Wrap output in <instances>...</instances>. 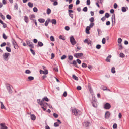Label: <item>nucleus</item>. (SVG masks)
Masks as SVG:
<instances>
[{"label": "nucleus", "mask_w": 129, "mask_h": 129, "mask_svg": "<svg viewBox=\"0 0 129 129\" xmlns=\"http://www.w3.org/2000/svg\"><path fill=\"white\" fill-rule=\"evenodd\" d=\"M72 112L76 116H79L82 114V112L80 110L76 108L73 109Z\"/></svg>", "instance_id": "f257e3e1"}, {"label": "nucleus", "mask_w": 129, "mask_h": 129, "mask_svg": "<svg viewBox=\"0 0 129 129\" xmlns=\"http://www.w3.org/2000/svg\"><path fill=\"white\" fill-rule=\"evenodd\" d=\"M10 55V53L8 52L5 53L2 55L3 59L7 61L9 59L8 56Z\"/></svg>", "instance_id": "f03ea898"}, {"label": "nucleus", "mask_w": 129, "mask_h": 129, "mask_svg": "<svg viewBox=\"0 0 129 129\" xmlns=\"http://www.w3.org/2000/svg\"><path fill=\"white\" fill-rule=\"evenodd\" d=\"M70 42L73 45H74L76 43V42L73 36L70 37Z\"/></svg>", "instance_id": "7ed1b4c3"}, {"label": "nucleus", "mask_w": 129, "mask_h": 129, "mask_svg": "<svg viewBox=\"0 0 129 129\" xmlns=\"http://www.w3.org/2000/svg\"><path fill=\"white\" fill-rule=\"evenodd\" d=\"M12 42L14 45V48L16 49H17L19 48L15 40L13 39H12Z\"/></svg>", "instance_id": "20e7f679"}, {"label": "nucleus", "mask_w": 129, "mask_h": 129, "mask_svg": "<svg viewBox=\"0 0 129 129\" xmlns=\"http://www.w3.org/2000/svg\"><path fill=\"white\" fill-rule=\"evenodd\" d=\"M11 85L9 84H7L6 85V88L8 92L10 93H12V91L11 89Z\"/></svg>", "instance_id": "39448f33"}, {"label": "nucleus", "mask_w": 129, "mask_h": 129, "mask_svg": "<svg viewBox=\"0 0 129 129\" xmlns=\"http://www.w3.org/2000/svg\"><path fill=\"white\" fill-rule=\"evenodd\" d=\"M83 55V53H76L74 54V56L75 57L78 58L82 56Z\"/></svg>", "instance_id": "423d86ee"}, {"label": "nucleus", "mask_w": 129, "mask_h": 129, "mask_svg": "<svg viewBox=\"0 0 129 129\" xmlns=\"http://www.w3.org/2000/svg\"><path fill=\"white\" fill-rule=\"evenodd\" d=\"M111 106L110 104L108 103H106L104 106V108L106 109H109L111 108Z\"/></svg>", "instance_id": "0eeeda50"}, {"label": "nucleus", "mask_w": 129, "mask_h": 129, "mask_svg": "<svg viewBox=\"0 0 129 129\" xmlns=\"http://www.w3.org/2000/svg\"><path fill=\"white\" fill-rule=\"evenodd\" d=\"M5 123H2L0 124L1 126V129H8V127L5 125Z\"/></svg>", "instance_id": "6e6552de"}, {"label": "nucleus", "mask_w": 129, "mask_h": 129, "mask_svg": "<svg viewBox=\"0 0 129 129\" xmlns=\"http://www.w3.org/2000/svg\"><path fill=\"white\" fill-rule=\"evenodd\" d=\"M26 42L27 44L29 46V47L32 48H34V46L32 44L31 42H30V41H26Z\"/></svg>", "instance_id": "1a4fd4ad"}, {"label": "nucleus", "mask_w": 129, "mask_h": 129, "mask_svg": "<svg viewBox=\"0 0 129 129\" xmlns=\"http://www.w3.org/2000/svg\"><path fill=\"white\" fill-rule=\"evenodd\" d=\"M110 113L108 111H107L105 114V118L106 119H108L110 116Z\"/></svg>", "instance_id": "9d476101"}, {"label": "nucleus", "mask_w": 129, "mask_h": 129, "mask_svg": "<svg viewBox=\"0 0 129 129\" xmlns=\"http://www.w3.org/2000/svg\"><path fill=\"white\" fill-rule=\"evenodd\" d=\"M38 103L41 106H44V104L43 103V100L40 101V99L37 100Z\"/></svg>", "instance_id": "9b49d317"}, {"label": "nucleus", "mask_w": 129, "mask_h": 129, "mask_svg": "<svg viewBox=\"0 0 129 129\" xmlns=\"http://www.w3.org/2000/svg\"><path fill=\"white\" fill-rule=\"evenodd\" d=\"M111 57V55H109L107 57L106 59V61L107 62H110V58Z\"/></svg>", "instance_id": "f8f14e48"}, {"label": "nucleus", "mask_w": 129, "mask_h": 129, "mask_svg": "<svg viewBox=\"0 0 129 129\" xmlns=\"http://www.w3.org/2000/svg\"><path fill=\"white\" fill-rule=\"evenodd\" d=\"M51 22V20L49 18H48L46 21H45L44 25L46 26H47L48 25L49 22Z\"/></svg>", "instance_id": "ddd939ff"}, {"label": "nucleus", "mask_w": 129, "mask_h": 129, "mask_svg": "<svg viewBox=\"0 0 129 129\" xmlns=\"http://www.w3.org/2000/svg\"><path fill=\"white\" fill-rule=\"evenodd\" d=\"M34 79V77L32 76H29L28 77V79L27 80V81H31Z\"/></svg>", "instance_id": "4468645a"}, {"label": "nucleus", "mask_w": 129, "mask_h": 129, "mask_svg": "<svg viewBox=\"0 0 129 129\" xmlns=\"http://www.w3.org/2000/svg\"><path fill=\"white\" fill-rule=\"evenodd\" d=\"M38 21L41 23H42L44 22L45 20L43 18H39L38 19Z\"/></svg>", "instance_id": "2eb2a0df"}, {"label": "nucleus", "mask_w": 129, "mask_h": 129, "mask_svg": "<svg viewBox=\"0 0 129 129\" xmlns=\"http://www.w3.org/2000/svg\"><path fill=\"white\" fill-rule=\"evenodd\" d=\"M30 117L32 120H35L36 119V117L34 114H31L30 115Z\"/></svg>", "instance_id": "dca6fc26"}, {"label": "nucleus", "mask_w": 129, "mask_h": 129, "mask_svg": "<svg viewBox=\"0 0 129 129\" xmlns=\"http://www.w3.org/2000/svg\"><path fill=\"white\" fill-rule=\"evenodd\" d=\"M90 27L89 26H87L86 28V33L87 34H89L90 33L89 30L90 29Z\"/></svg>", "instance_id": "f3484780"}, {"label": "nucleus", "mask_w": 129, "mask_h": 129, "mask_svg": "<svg viewBox=\"0 0 129 129\" xmlns=\"http://www.w3.org/2000/svg\"><path fill=\"white\" fill-rule=\"evenodd\" d=\"M24 20L26 23H28V22L29 19L27 16H25L24 17Z\"/></svg>", "instance_id": "a211bd4d"}, {"label": "nucleus", "mask_w": 129, "mask_h": 129, "mask_svg": "<svg viewBox=\"0 0 129 129\" xmlns=\"http://www.w3.org/2000/svg\"><path fill=\"white\" fill-rule=\"evenodd\" d=\"M71 64H73V65L75 66V67L77 68H78V67L77 66V64L76 61L75 60H74L72 63H71Z\"/></svg>", "instance_id": "6ab92c4d"}, {"label": "nucleus", "mask_w": 129, "mask_h": 129, "mask_svg": "<svg viewBox=\"0 0 129 129\" xmlns=\"http://www.w3.org/2000/svg\"><path fill=\"white\" fill-rule=\"evenodd\" d=\"M51 21L52 24L54 25L56 24V20L55 19H52Z\"/></svg>", "instance_id": "aec40b11"}, {"label": "nucleus", "mask_w": 129, "mask_h": 129, "mask_svg": "<svg viewBox=\"0 0 129 129\" xmlns=\"http://www.w3.org/2000/svg\"><path fill=\"white\" fill-rule=\"evenodd\" d=\"M90 122L88 121H87L84 122V125L86 127H88L89 124Z\"/></svg>", "instance_id": "412c9836"}, {"label": "nucleus", "mask_w": 129, "mask_h": 129, "mask_svg": "<svg viewBox=\"0 0 129 129\" xmlns=\"http://www.w3.org/2000/svg\"><path fill=\"white\" fill-rule=\"evenodd\" d=\"M0 103L1 104V108L2 109H6L5 107L4 106L3 104V103L2 102H0Z\"/></svg>", "instance_id": "4be33fe9"}, {"label": "nucleus", "mask_w": 129, "mask_h": 129, "mask_svg": "<svg viewBox=\"0 0 129 129\" xmlns=\"http://www.w3.org/2000/svg\"><path fill=\"white\" fill-rule=\"evenodd\" d=\"M59 39H62L63 40H64L65 39V38L64 36L61 35H60L59 36Z\"/></svg>", "instance_id": "5701e85b"}, {"label": "nucleus", "mask_w": 129, "mask_h": 129, "mask_svg": "<svg viewBox=\"0 0 129 129\" xmlns=\"http://www.w3.org/2000/svg\"><path fill=\"white\" fill-rule=\"evenodd\" d=\"M97 31L98 33V35L100 36L101 35L102 33L101 31V30L99 28H98L97 29Z\"/></svg>", "instance_id": "b1692460"}, {"label": "nucleus", "mask_w": 129, "mask_h": 129, "mask_svg": "<svg viewBox=\"0 0 129 129\" xmlns=\"http://www.w3.org/2000/svg\"><path fill=\"white\" fill-rule=\"evenodd\" d=\"M28 5L30 7L32 8L33 6V4L30 2H29L28 4Z\"/></svg>", "instance_id": "393cba45"}, {"label": "nucleus", "mask_w": 129, "mask_h": 129, "mask_svg": "<svg viewBox=\"0 0 129 129\" xmlns=\"http://www.w3.org/2000/svg\"><path fill=\"white\" fill-rule=\"evenodd\" d=\"M38 44L40 47H42L43 45V44L40 41L38 42Z\"/></svg>", "instance_id": "a878e982"}, {"label": "nucleus", "mask_w": 129, "mask_h": 129, "mask_svg": "<svg viewBox=\"0 0 129 129\" xmlns=\"http://www.w3.org/2000/svg\"><path fill=\"white\" fill-rule=\"evenodd\" d=\"M51 12V9L49 8H48L47 10V13L48 14H49Z\"/></svg>", "instance_id": "bb28decb"}, {"label": "nucleus", "mask_w": 129, "mask_h": 129, "mask_svg": "<svg viewBox=\"0 0 129 129\" xmlns=\"http://www.w3.org/2000/svg\"><path fill=\"white\" fill-rule=\"evenodd\" d=\"M6 50L9 52H10L11 51V48L8 47H6Z\"/></svg>", "instance_id": "cd10ccee"}, {"label": "nucleus", "mask_w": 129, "mask_h": 129, "mask_svg": "<svg viewBox=\"0 0 129 129\" xmlns=\"http://www.w3.org/2000/svg\"><path fill=\"white\" fill-rule=\"evenodd\" d=\"M42 100L43 101H46L48 102L49 101V99L47 97H44L43 98Z\"/></svg>", "instance_id": "c85d7f7f"}, {"label": "nucleus", "mask_w": 129, "mask_h": 129, "mask_svg": "<svg viewBox=\"0 0 129 129\" xmlns=\"http://www.w3.org/2000/svg\"><path fill=\"white\" fill-rule=\"evenodd\" d=\"M72 77L73 78L76 80H78V78L74 75H73Z\"/></svg>", "instance_id": "c756f323"}, {"label": "nucleus", "mask_w": 129, "mask_h": 129, "mask_svg": "<svg viewBox=\"0 0 129 129\" xmlns=\"http://www.w3.org/2000/svg\"><path fill=\"white\" fill-rule=\"evenodd\" d=\"M111 72L113 74H114L115 73V68L114 67H112L111 69Z\"/></svg>", "instance_id": "7c9ffc66"}, {"label": "nucleus", "mask_w": 129, "mask_h": 129, "mask_svg": "<svg viewBox=\"0 0 129 129\" xmlns=\"http://www.w3.org/2000/svg\"><path fill=\"white\" fill-rule=\"evenodd\" d=\"M14 7L15 9L18 10V6L17 3H16L15 4Z\"/></svg>", "instance_id": "2f4dec72"}, {"label": "nucleus", "mask_w": 129, "mask_h": 129, "mask_svg": "<svg viewBox=\"0 0 129 129\" xmlns=\"http://www.w3.org/2000/svg\"><path fill=\"white\" fill-rule=\"evenodd\" d=\"M50 40L52 41H55V39L54 37L52 36H50Z\"/></svg>", "instance_id": "473e14b6"}, {"label": "nucleus", "mask_w": 129, "mask_h": 129, "mask_svg": "<svg viewBox=\"0 0 129 129\" xmlns=\"http://www.w3.org/2000/svg\"><path fill=\"white\" fill-rule=\"evenodd\" d=\"M3 38L5 39L6 40L7 38V37L5 35V34L4 33L3 34Z\"/></svg>", "instance_id": "72a5a7b5"}, {"label": "nucleus", "mask_w": 129, "mask_h": 129, "mask_svg": "<svg viewBox=\"0 0 129 129\" xmlns=\"http://www.w3.org/2000/svg\"><path fill=\"white\" fill-rule=\"evenodd\" d=\"M82 66L83 68H86L87 67V64L85 63H83L82 64Z\"/></svg>", "instance_id": "f704fd0d"}, {"label": "nucleus", "mask_w": 129, "mask_h": 129, "mask_svg": "<svg viewBox=\"0 0 129 129\" xmlns=\"http://www.w3.org/2000/svg\"><path fill=\"white\" fill-rule=\"evenodd\" d=\"M60 124L58 123L57 122H55L54 124V126L55 127L58 126Z\"/></svg>", "instance_id": "c9c22d12"}, {"label": "nucleus", "mask_w": 129, "mask_h": 129, "mask_svg": "<svg viewBox=\"0 0 129 129\" xmlns=\"http://www.w3.org/2000/svg\"><path fill=\"white\" fill-rule=\"evenodd\" d=\"M121 58H123L125 57V55L123 53H121L119 54Z\"/></svg>", "instance_id": "e433bc0d"}, {"label": "nucleus", "mask_w": 129, "mask_h": 129, "mask_svg": "<svg viewBox=\"0 0 129 129\" xmlns=\"http://www.w3.org/2000/svg\"><path fill=\"white\" fill-rule=\"evenodd\" d=\"M121 10L123 12H125L126 11V8L124 7H122Z\"/></svg>", "instance_id": "4c0bfd02"}, {"label": "nucleus", "mask_w": 129, "mask_h": 129, "mask_svg": "<svg viewBox=\"0 0 129 129\" xmlns=\"http://www.w3.org/2000/svg\"><path fill=\"white\" fill-rule=\"evenodd\" d=\"M122 40L120 38L118 39V43L119 44L120 43L122 42Z\"/></svg>", "instance_id": "58836bf2"}, {"label": "nucleus", "mask_w": 129, "mask_h": 129, "mask_svg": "<svg viewBox=\"0 0 129 129\" xmlns=\"http://www.w3.org/2000/svg\"><path fill=\"white\" fill-rule=\"evenodd\" d=\"M35 16L34 15V14H33L31 15V17L30 18V19L31 20H33V18H35Z\"/></svg>", "instance_id": "ea45409f"}, {"label": "nucleus", "mask_w": 129, "mask_h": 129, "mask_svg": "<svg viewBox=\"0 0 129 129\" xmlns=\"http://www.w3.org/2000/svg\"><path fill=\"white\" fill-rule=\"evenodd\" d=\"M73 57L72 55H70L69 56L68 59L70 60H72L73 59Z\"/></svg>", "instance_id": "a19ab883"}, {"label": "nucleus", "mask_w": 129, "mask_h": 129, "mask_svg": "<svg viewBox=\"0 0 129 129\" xmlns=\"http://www.w3.org/2000/svg\"><path fill=\"white\" fill-rule=\"evenodd\" d=\"M102 89L103 90H105L107 89V87L104 86L102 85Z\"/></svg>", "instance_id": "79ce46f5"}, {"label": "nucleus", "mask_w": 129, "mask_h": 129, "mask_svg": "<svg viewBox=\"0 0 129 129\" xmlns=\"http://www.w3.org/2000/svg\"><path fill=\"white\" fill-rule=\"evenodd\" d=\"M30 51L31 52L32 54L34 55H35V52L34 50H33L32 48H30Z\"/></svg>", "instance_id": "37998d69"}, {"label": "nucleus", "mask_w": 129, "mask_h": 129, "mask_svg": "<svg viewBox=\"0 0 129 129\" xmlns=\"http://www.w3.org/2000/svg\"><path fill=\"white\" fill-rule=\"evenodd\" d=\"M33 11L34 12H37L38 11V9L36 7H35L33 8Z\"/></svg>", "instance_id": "c03bdc74"}, {"label": "nucleus", "mask_w": 129, "mask_h": 129, "mask_svg": "<svg viewBox=\"0 0 129 129\" xmlns=\"http://www.w3.org/2000/svg\"><path fill=\"white\" fill-rule=\"evenodd\" d=\"M109 14L108 13H106L105 15V17L108 18L109 17Z\"/></svg>", "instance_id": "a18cd8bd"}, {"label": "nucleus", "mask_w": 129, "mask_h": 129, "mask_svg": "<svg viewBox=\"0 0 129 129\" xmlns=\"http://www.w3.org/2000/svg\"><path fill=\"white\" fill-rule=\"evenodd\" d=\"M81 49L80 47L79 46H77V49L76 48L75 51L76 52H77L79 50H80Z\"/></svg>", "instance_id": "49530a36"}, {"label": "nucleus", "mask_w": 129, "mask_h": 129, "mask_svg": "<svg viewBox=\"0 0 129 129\" xmlns=\"http://www.w3.org/2000/svg\"><path fill=\"white\" fill-rule=\"evenodd\" d=\"M6 45V44L5 42H3L0 45L1 47L4 46Z\"/></svg>", "instance_id": "de8ad7c7"}, {"label": "nucleus", "mask_w": 129, "mask_h": 129, "mask_svg": "<svg viewBox=\"0 0 129 129\" xmlns=\"http://www.w3.org/2000/svg\"><path fill=\"white\" fill-rule=\"evenodd\" d=\"M106 42V40L105 38H103L102 39V43L103 44H105Z\"/></svg>", "instance_id": "09e8293b"}, {"label": "nucleus", "mask_w": 129, "mask_h": 129, "mask_svg": "<svg viewBox=\"0 0 129 129\" xmlns=\"http://www.w3.org/2000/svg\"><path fill=\"white\" fill-rule=\"evenodd\" d=\"M73 4H71L69 5L68 7V8L69 9H72V7H73Z\"/></svg>", "instance_id": "8fccbe9b"}, {"label": "nucleus", "mask_w": 129, "mask_h": 129, "mask_svg": "<svg viewBox=\"0 0 129 129\" xmlns=\"http://www.w3.org/2000/svg\"><path fill=\"white\" fill-rule=\"evenodd\" d=\"M89 20L91 22H92L94 21V18L93 17H92L89 19Z\"/></svg>", "instance_id": "3c124183"}, {"label": "nucleus", "mask_w": 129, "mask_h": 129, "mask_svg": "<svg viewBox=\"0 0 129 129\" xmlns=\"http://www.w3.org/2000/svg\"><path fill=\"white\" fill-rule=\"evenodd\" d=\"M87 7H84L83 9V10L84 12H86L87 11Z\"/></svg>", "instance_id": "603ef678"}, {"label": "nucleus", "mask_w": 129, "mask_h": 129, "mask_svg": "<svg viewBox=\"0 0 129 129\" xmlns=\"http://www.w3.org/2000/svg\"><path fill=\"white\" fill-rule=\"evenodd\" d=\"M6 17L7 19H8L10 20L11 19V16L9 14H8L6 16Z\"/></svg>", "instance_id": "864d4df0"}, {"label": "nucleus", "mask_w": 129, "mask_h": 129, "mask_svg": "<svg viewBox=\"0 0 129 129\" xmlns=\"http://www.w3.org/2000/svg\"><path fill=\"white\" fill-rule=\"evenodd\" d=\"M53 116L55 118H57L58 117V115L55 113H54L53 114Z\"/></svg>", "instance_id": "5fc2aeb1"}, {"label": "nucleus", "mask_w": 129, "mask_h": 129, "mask_svg": "<svg viewBox=\"0 0 129 129\" xmlns=\"http://www.w3.org/2000/svg\"><path fill=\"white\" fill-rule=\"evenodd\" d=\"M113 128L114 129L116 128L117 127V124L116 123H114L113 125Z\"/></svg>", "instance_id": "6e6d98bb"}, {"label": "nucleus", "mask_w": 129, "mask_h": 129, "mask_svg": "<svg viewBox=\"0 0 129 129\" xmlns=\"http://www.w3.org/2000/svg\"><path fill=\"white\" fill-rule=\"evenodd\" d=\"M66 57V56L65 55H63L61 58L62 60L65 59Z\"/></svg>", "instance_id": "4d7b16f0"}, {"label": "nucleus", "mask_w": 129, "mask_h": 129, "mask_svg": "<svg viewBox=\"0 0 129 129\" xmlns=\"http://www.w3.org/2000/svg\"><path fill=\"white\" fill-rule=\"evenodd\" d=\"M65 29L67 31H68L70 29V27L68 26H66L65 27Z\"/></svg>", "instance_id": "13d9d810"}, {"label": "nucleus", "mask_w": 129, "mask_h": 129, "mask_svg": "<svg viewBox=\"0 0 129 129\" xmlns=\"http://www.w3.org/2000/svg\"><path fill=\"white\" fill-rule=\"evenodd\" d=\"M92 23H91L90 24V25L89 26L90 28L92 27L94 25V23L91 22Z\"/></svg>", "instance_id": "bf43d9fd"}, {"label": "nucleus", "mask_w": 129, "mask_h": 129, "mask_svg": "<svg viewBox=\"0 0 129 129\" xmlns=\"http://www.w3.org/2000/svg\"><path fill=\"white\" fill-rule=\"evenodd\" d=\"M101 45L99 44L97 45L96 46V48L98 49H100L101 48Z\"/></svg>", "instance_id": "052dcab7"}, {"label": "nucleus", "mask_w": 129, "mask_h": 129, "mask_svg": "<svg viewBox=\"0 0 129 129\" xmlns=\"http://www.w3.org/2000/svg\"><path fill=\"white\" fill-rule=\"evenodd\" d=\"M25 73L27 74H29L31 73V71L29 70H26L25 71Z\"/></svg>", "instance_id": "680f3d73"}, {"label": "nucleus", "mask_w": 129, "mask_h": 129, "mask_svg": "<svg viewBox=\"0 0 129 129\" xmlns=\"http://www.w3.org/2000/svg\"><path fill=\"white\" fill-rule=\"evenodd\" d=\"M53 70L56 72L58 71V70L57 67H55L53 68Z\"/></svg>", "instance_id": "e2e57ef3"}, {"label": "nucleus", "mask_w": 129, "mask_h": 129, "mask_svg": "<svg viewBox=\"0 0 129 129\" xmlns=\"http://www.w3.org/2000/svg\"><path fill=\"white\" fill-rule=\"evenodd\" d=\"M55 56V55L53 53H52L51 54V59H52L54 58Z\"/></svg>", "instance_id": "0e129e2a"}, {"label": "nucleus", "mask_w": 129, "mask_h": 129, "mask_svg": "<svg viewBox=\"0 0 129 129\" xmlns=\"http://www.w3.org/2000/svg\"><path fill=\"white\" fill-rule=\"evenodd\" d=\"M106 19V18L105 16H104L102 17L101 19V20L103 22L105 21Z\"/></svg>", "instance_id": "69168bd1"}, {"label": "nucleus", "mask_w": 129, "mask_h": 129, "mask_svg": "<svg viewBox=\"0 0 129 129\" xmlns=\"http://www.w3.org/2000/svg\"><path fill=\"white\" fill-rule=\"evenodd\" d=\"M104 11L103 10H100L99 11V13L100 14H102L104 13Z\"/></svg>", "instance_id": "338daca9"}, {"label": "nucleus", "mask_w": 129, "mask_h": 129, "mask_svg": "<svg viewBox=\"0 0 129 129\" xmlns=\"http://www.w3.org/2000/svg\"><path fill=\"white\" fill-rule=\"evenodd\" d=\"M58 4V2L57 1H55L53 3V5L54 6H56Z\"/></svg>", "instance_id": "774afa93"}]
</instances>
